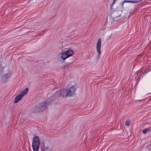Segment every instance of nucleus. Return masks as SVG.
Segmentation results:
<instances>
[{
    "mask_svg": "<svg viewBox=\"0 0 151 151\" xmlns=\"http://www.w3.org/2000/svg\"><path fill=\"white\" fill-rule=\"evenodd\" d=\"M22 98V97L20 94L18 95L15 98L14 103H17Z\"/></svg>",
    "mask_w": 151,
    "mask_h": 151,
    "instance_id": "8",
    "label": "nucleus"
},
{
    "mask_svg": "<svg viewBox=\"0 0 151 151\" xmlns=\"http://www.w3.org/2000/svg\"><path fill=\"white\" fill-rule=\"evenodd\" d=\"M147 132V130H146V129H144L143 131V133L144 134H146Z\"/></svg>",
    "mask_w": 151,
    "mask_h": 151,
    "instance_id": "12",
    "label": "nucleus"
},
{
    "mask_svg": "<svg viewBox=\"0 0 151 151\" xmlns=\"http://www.w3.org/2000/svg\"><path fill=\"white\" fill-rule=\"evenodd\" d=\"M101 41L100 38L98 39V41L96 43V48L97 52L98 53L97 57L99 58L100 57V55L101 53Z\"/></svg>",
    "mask_w": 151,
    "mask_h": 151,
    "instance_id": "5",
    "label": "nucleus"
},
{
    "mask_svg": "<svg viewBox=\"0 0 151 151\" xmlns=\"http://www.w3.org/2000/svg\"><path fill=\"white\" fill-rule=\"evenodd\" d=\"M40 140L38 136H35L33 138L32 147L33 151H39Z\"/></svg>",
    "mask_w": 151,
    "mask_h": 151,
    "instance_id": "2",
    "label": "nucleus"
},
{
    "mask_svg": "<svg viewBox=\"0 0 151 151\" xmlns=\"http://www.w3.org/2000/svg\"><path fill=\"white\" fill-rule=\"evenodd\" d=\"M146 129V130H147V131L148 132V131H151V130L149 128H146V129Z\"/></svg>",
    "mask_w": 151,
    "mask_h": 151,
    "instance_id": "14",
    "label": "nucleus"
},
{
    "mask_svg": "<svg viewBox=\"0 0 151 151\" xmlns=\"http://www.w3.org/2000/svg\"><path fill=\"white\" fill-rule=\"evenodd\" d=\"M74 54L73 51L71 49H69L62 53L61 58L64 61L67 58L72 56Z\"/></svg>",
    "mask_w": 151,
    "mask_h": 151,
    "instance_id": "3",
    "label": "nucleus"
},
{
    "mask_svg": "<svg viewBox=\"0 0 151 151\" xmlns=\"http://www.w3.org/2000/svg\"><path fill=\"white\" fill-rule=\"evenodd\" d=\"M121 12L118 10H115L114 13V20L116 21H120L123 19L122 16H121Z\"/></svg>",
    "mask_w": 151,
    "mask_h": 151,
    "instance_id": "4",
    "label": "nucleus"
},
{
    "mask_svg": "<svg viewBox=\"0 0 151 151\" xmlns=\"http://www.w3.org/2000/svg\"><path fill=\"white\" fill-rule=\"evenodd\" d=\"M131 13L130 12H128L127 10H125L123 12L122 16L123 17V19L124 18H128Z\"/></svg>",
    "mask_w": 151,
    "mask_h": 151,
    "instance_id": "6",
    "label": "nucleus"
},
{
    "mask_svg": "<svg viewBox=\"0 0 151 151\" xmlns=\"http://www.w3.org/2000/svg\"><path fill=\"white\" fill-rule=\"evenodd\" d=\"M111 35H110V36H109V37H111Z\"/></svg>",
    "mask_w": 151,
    "mask_h": 151,
    "instance_id": "15",
    "label": "nucleus"
},
{
    "mask_svg": "<svg viewBox=\"0 0 151 151\" xmlns=\"http://www.w3.org/2000/svg\"><path fill=\"white\" fill-rule=\"evenodd\" d=\"M28 88H26L25 89L23 90L21 92L20 95L23 97L25 94H26L28 92Z\"/></svg>",
    "mask_w": 151,
    "mask_h": 151,
    "instance_id": "9",
    "label": "nucleus"
},
{
    "mask_svg": "<svg viewBox=\"0 0 151 151\" xmlns=\"http://www.w3.org/2000/svg\"><path fill=\"white\" fill-rule=\"evenodd\" d=\"M76 88L75 85L69 86L67 89H64L57 91V94H59L63 97L71 96L75 94Z\"/></svg>",
    "mask_w": 151,
    "mask_h": 151,
    "instance_id": "1",
    "label": "nucleus"
},
{
    "mask_svg": "<svg viewBox=\"0 0 151 151\" xmlns=\"http://www.w3.org/2000/svg\"><path fill=\"white\" fill-rule=\"evenodd\" d=\"M139 1V0H125L122 2L121 3H120V4L122 6H123L124 4L126 2H129L132 3H138Z\"/></svg>",
    "mask_w": 151,
    "mask_h": 151,
    "instance_id": "7",
    "label": "nucleus"
},
{
    "mask_svg": "<svg viewBox=\"0 0 151 151\" xmlns=\"http://www.w3.org/2000/svg\"><path fill=\"white\" fill-rule=\"evenodd\" d=\"M131 121L130 120L128 119H127L125 122V125L126 126H129V124L131 123Z\"/></svg>",
    "mask_w": 151,
    "mask_h": 151,
    "instance_id": "10",
    "label": "nucleus"
},
{
    "mask_svg": "<svg viewBox=\"0 0 151 151\" xmlns=\"http://www.w3.org/2000/svg\"><path fill=\"white\" fill-rule=\"evenodd\" d=\"M151 69L150 68H148L146 69L145 71V72L146 73H147L151 70Z\"/></svg>",
    "mask_w": 151,
    "mask_h": 151,
    "instance_id": "11",
    "label": "nucleus"
},
{
    "mask_svg": "<svg viewBox=\"0 0 151 151\" xmlns=\"http://www.w3.org/2000/svg\"><path fill=\"white\" fill-rule=\"evenodd\" d=\"M116 1H117V0H114L113 2H112V5H113L114 4H115Z\"/></svg>",
    "mask_w": 151,
    "mask_h": 151,
    "instance_id": "13",
    "label": "nucleus"
}]
</instances>
